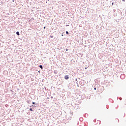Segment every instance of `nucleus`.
<instances>
[{
  "mask_svg": "<svg viewBox=\"0 0 126 126\" xmlns=\"http://www.w3.org/2000/svg\"><path fill=\"white\" fill-rule=\"evenodd\" d=\"M65 80H68V79H69V76H68V75H65V76L64 77Z\"/></svg>",
  "mask_w": 126,
  "mask_h": 126,
  "instance_id": "f257e3e1",
  "label": "nucleus"
},
{
  "mask_svg": "<svg viewBox=\"0 0 126 126\" xmlns=\"http://www.w3.org/2000/svg\"><path fill=\"white\" fill-rule=\"evenodd\" d=\"M16 34L18 35H20V33L19 32H16Z\"/></svg>",
  "mask_w": 126,
  "mask_h": 126,
  "instance_id": "f03ea898",
  "label": "nucleus"
},
{
  "mask_svg": "<svg viewBox=\"0 0 126 126\" xmlns=\"http://www.w3.org/2000/svg\"><path fill=\"white\" fill-rule=\"evenodd\" d=\"M39 67L41 69H43V66L42 65H39Z\"/></svg>",
  "mask_w": 126,
  "mask_h": 126,
  "instance_id": "7ed1b4c3",
  "label": "nucleus"
},
{
  "mask_svg": "<svg viewBox=\"0 0 126 126\" xmlns=\"http://www.w3.org/2000/svg\"><path fill=\"white\" fill-rule=\"evenodd\" d=\"M30 110H31V111H33V109H32V108H30Z\"/></svg>",
  "mask_w": 126,
  "mask_h": 126,
  "instance_id": "20e7f679",
  "label": "nucleus"
},
{
  "mask_svg": "<svg viewBox=\"0 0 126 126\" xmlns=\"http://www.w3.org/2000/svg\"><path fill=\"white\" fill-rule=\"evenodd\" d=\"M66 34H69V32H66Z\"/></svg>",
  "mask_w": 126,
  "mask_h": 126,
  "instance_id": "39448f33",
  "label": "nucleus"
},
{
  "mask_svg": "<svg viewBox=\"0 0 126 126\" xmlns=\"http://www.w3.org/2000/svg\"><path fill=\"white\" fill-rule=\"evenodd\" d=\"M94 90L95 91L96 90V88H94Z\"/></svg>",
  "mask_w": 126,
  "mask_h": 126,
  "instance_id": "423d86ee",
  "label": "nucleus"
},
{
  "mask_svg": "<svg viewBox=\"0 0 126 126\" xmlns=\"http://www.w3.org/2000/svg\"><path fill=\"white\" fill-rule=\"evenodd\" d=\"M32 104H34L35 102H32Z\"/></svg>",
  "mask_w": 126,
  "mask_h": 126,
  "instance_id": "0eeeda50",
  "label": "nucleus"
},
{
  "mask_svg": "<svg viewBox=\"0 0 126 126\" xmlns=\"http://www.w3.org/2000/svg\"><path fill=\"white\" fill-rule=\"evenodd\" d=\"M44 29H46V27L45 26L44 27Z\"/></svg>",
  "mask_w": 126,
  "mask_h": 126,
  "instance_id": "6e6552de",
  "label": "nucleus"
},
{
  "mask_svg": "<svg viewBox=\"0 0 126 126\" xmlns=\"http://www.w3.org/2000/svg\"><path fill=\"white\" fill-rule=\"evenodd\" d=\"M51 37V38H53V36H50Z\"/></svg>",
  "mask_w": 126,
  "mask_h": 126,
  "instance_id": "1a4fd4ad",
  "label": "nucleus"
},
{
  "mask_svg": "<svg viewBox=\"0 0 126 126\" xmlns=\"http://www.w3.org/2000/svg\"><path fill=\"white\" fill-rule=\"evenodd\" d=\"M66 51H68V49H66Z\"/></svg>",
  "mask_w": 126,
  "mask_h": 126,
  "instance_id": "9d476101",
  "label": "nucleus"
},
{
  "mask_svg": "<svg viewBox=\"0 0 126 126\" xmlns=\"http://www.w3.org/2000/svg\"><path fill=\"white\" fill-rule=\"evenodd\" d=\"M85 69H87V68L86 67L85 68Z\"/></svg>",
  "mask_w": 126,
  "mask_h": 126,
  "instance_id": "9b49d317",
  "label": "nucleus"
},
{
  "mask_svg": "<svg viewBox=\"0 0 126 126\" xmlns=\"http://www.w3.org/2000/svg\"><path fill=\"white\" fill-rule=\"evenodd\" d=\"M123 1H125V0H123Z\"/></svg>",
  "mask_w": 126,
  "mask_h": 126,
  "instance_id": "f8f14e48",
  "label": "nucleus"
},
{
  "mask_svg": "<svg viewBox=\"0 0 126 126\" xmlns=\"http://www.w3.org/2000/svg\"><path fill=\"white\" fill-rule=\"evenodd\" d=\"M112 5H114V3H112Z\"/></svg>",
  "mask_w": 126,
  "mask_h": 126,
  "instance_id": "ddd939ff",
  "label": "nucleus"
},
{
  "mask_svg": "<svg viewBox=\"0 0 126 126\" xmlns=\"http://www.w3.org/2000/svg\"><path fill=\"white\" fill-rule=\"evenodd\" d=\"M62 36H63V34H62Z\"/></svg>",
  "mask_w": 126,
  "mask_h": 126,
  "instance_id": "4468645a",
  "label": "nucleus"
},
{
  "mask_svg": "<svg viewBox=\"0 0 126 126\" xmlns=\"http://www.w3.org/2000/svg\"><path fill=\"white\" fill-rule=\"evenodd\" d=\"M32 106H33V107H34V105H32Z\"/></svg>",
  "mask_w": 126,
  "mask_h": 126,
  "instance_id": "2eb2a0df",
  "label": "nucleus"
}]
</instances>
